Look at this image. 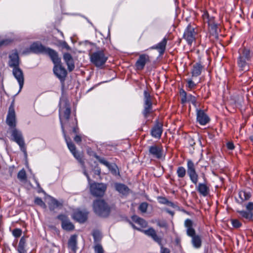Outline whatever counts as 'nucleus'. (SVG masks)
I'll return each instance as SVG.
<instances>
[{"label": "nucleus", "mask_w": 253, "mask_h": 253, "mask_svg": "<svg viewBox=\"0 0 253 253\" xmlns=\"http://www.w3.org/2000/svg\"><path fill=\"white\" fill-rule=\"evenodd\" d=\"M26 238L23 236L20 239L17 250L19 253H27L26 249Z\"/></svg>", "instance_id": "nucleus-29"}, {"label": "nucleus", "mask_w": 253, "mask_h": 253, "mask_svg": "<svg viewBox=\"0 0 253 253\" xmlns=\"http://www.w3.org/2000/svg\"><path fill=\"white\" fill-rule=\"evenodd\" d=\"M22 231L20 228H15L12 231V235L15 238H18L22 235Z\"/></svg>", "instance_id": "nucleus-48"}, {"label": "nucleus", "mask_w": 253, "mask_h": 253, "mask_svg": "<svg viewBox=\"0 0 253 253\" xmlns=\"http://www.w3.org/2000/svg\"><path fill=\"white\" fill-rule=\"evenodd\" d=\"M63 58L65 62H67L68 61H70V60H74L71 54L68 52L64 53L63 54Z\"/></svg>", "instance_id": "nucleus-51"}, {"label": "nucleus", "mask_w": 253, "mask_h": 253, "mask_svg": "<svg viewBox=\"0 0 253 253\" xmlns=\"http://www.w3.org/2000/svg\"><path fill=\"white\" fill-rule=\"evenodd\" d=\"M153 112L151 96L147 90H144L143 109L142 111V114L144 118L147 119Z\"/></svg>", "instance_id": "nucleus-8"}, {"label": "nucleus", "mask_w": 253, "mask_h": 253, "mask_svg": "<svg viewBox=\"0 0 253 253\" xmlns=\"http://www.w3.org/2000/svg\"><path fill=\"white\" fill-rule=\"evenodd\" d=\"M6 123L11 129L15 128L16 125V114L13 104H11L9 107Z\"/></svg>", "instance_id": "nucleus-13"}, {"label": "nucleus", "mask_w": 253, "mask_h": 253, "mask_svg": "<svg viewBox=\"0 0 253 253\" xmlns=\"http://www.w3.org/2000/svg\"><path fill=\"white\" fill-rule=\"evenodd\" d=\"M180 95L181 96V102L182 104H184L187 102V97L188 94L183 89H181L180 91Z\"/></svg>", "instance_id": "nucleus-44"}, {"label": "nucleus", "mask_w": 253, "mask_h": 253, "mask_svg": "<svg viewBox=\"0 0 253 253\" xmlns=\"http://www.w3.org/2000/svg\"><path fill=\"white\" fill-rule=\"evenodd\" d=\"M252 56L253 54L249 48L243 47L239 49L237 64L239 70L242 71L249 70Z\"/></svg>", "instance_id": "nucleus-3"}, {"label": "nucleus", "mask_w": 253, "mask_h": 253, "mask_svg": "<svg viewBox=\"0 0 253 253\" xmlns=\"http://www.w3.org/2000/svg\"><path fill=\"white\" fill-rule=\"evenodd\" d=\"M231 223L232 226L236 228L240 227L242 225V223L237 219H233L231 220Z\"/></svg>", "instance_id": "nucleus-50"}, {"label": "nucleus", "mask_w": 253, "mask_h": 253, "mask_svg": "<svg viewBox=\"0 0 253 253\" xmlns=\"http://www.w3.org/2000/svg\"><path fill=\"white\" fill-rule=\"evenodd\" d=\"M184 226L186 228V234L191 238V244L195 249H200L202 246L201 236L196 234L193 228V222L190 219L187 218L184 221Z\"/></svg>", "instance_id": "nucleus-4"}, {"label": "nucleus", "mask_w": 253, "mask_h": 253, "mask_svg": "<svg viewBox=\"0 0 253 253\" xmlns=\"http://www.w3.org/2000/svg\"><path fill=\"white\" fill-rule=\"evenodd\" d=\"M61 46L64 48H65L67 50H71V48L70 47V46L68 44V43L66 42H63L61 44Z\"/></svg>", "instance_id": "nucleus-57"}, {"label": "nucleus", "mask_w": 253, "mask_h": 253, "mask_svg": "<svg viewBox=\"0 0 253 253\" xmlns=\"http://www.w3.org/2000/svg\"><path fill=\"white\" fill-rule=\"evenodd\" d=\"M95 253H104V251L102 246L100 244H97L94 247Z\"/></svg>", "instance_id": "nucleus-47"}, {"label": "nucleus", "mask_w": 253, "mask_h": 253, "mask_svg": "<svg viewBox=\"0 0 253 253\" xmlns=\"http://www.w3.org/2000/svg\"><path fill=\"white\" fill-rule=\"evenodd\" d=\"M237 212L240 214V215L247 220H250L252 219L253 214L251 212L245 211H238Z\"/></svg>", "instance_id": "nucleus-36"}, {"label": "nucleus", "mask_w": 253, "mask_h": 253, "mask_svg": "<svg viewBox=\"0 0 253 253\" xmlns=\"http://www.w3.org/2000/svg\"><path fill=\"white\" fill-rule=\"evenodd\" d=\"M166 211L167 213H169V214H170L171 216H173L174 214V211H170L169 210V209H166Z\"/></svg>", "instance_id": "nucleus-63"}, {"label": "nucleus", "mask_w": 253, "mask_h": 253, "mask_svg": "<svg viewBox=\"0 0 253 253\" xmlns=\"http://www.w3.org/2000/svg\"><path fill=\"white\" fill-rule=\"evenodd\" d=\"M150 237L161 247L160 253H170V251L169 249L164 247L162 244V238L159 236L157 232H153L150 234Z\"/></svg>", "instance_id": "nucleus-21"}, {"label": "nucleus", "mask_w": 253, "mask_h": 253, "mask_svg": "<svg viewBox=\"0 0 253 253\" xmlns=\"http://www.w3.org/2000/svg\"><path fill=\"white\" fill-rule=\"evenodd\" d=\"M47 48V47L39 42H34L30 46V50L35 53L45 54Z\"/></svg>", "instance_id": "nucleus-24"}, {"label": "nucleus", "mask_w": 253, "mask_h": 253, "mask_svg": "<svg viewBox=\"0 0 253 253\" xmlns=\"http://www.w3.org/2000/svg\"><path fill=\"white\" fill-rule=\"evenodd\" d=\"M163 132V124L158 120L155 122V124L150 131L151 135L156 139H160Z\"/></svg>", "instance_id": "nucleus-15"}, {"label": "nucleus", "mask_w": 253, "mask_h": 253, "mask_svg": "<svg viewBox=\"0 0 253 253\" xmlns=\"http://www.w3.org/2000/svg\"><path fill=\"white\" fill-rule=\"evenodd\" d=\"M55 75L59 79L62 83H64L67 75V72L62 66L61 63L54 65L53 69Z\"/></svg>", "instance_id": "nucleus-14"}, {"label": "nucleus", "mask_w": 253, "mask_h": 253, "mask_svg": "<svg viewBox=\"0 0 253 253\" xmlns=\"http://www.w3.org/2000/svg\"><path fill=\"white\" fill-rule=\"evenodd\" d=\"M187 102H191L195 107L197 108V99L195 96L190 94H188L187 97Z\"/></svg>", "instance_id": "nucleus-41"}, {"label": "nucleus", "mask_w": 253, "mask_h": 253, "mask_svg": "<svg viewBox=\"0 0 253 253\" xmlns=\"http://www.w3.org/2000/svg\"><path fill=\"white\" fill-rule=\"evenodd\" d=\"M115 189L120 194L123 195H127L129 194L130 189L125 184L116 183L115 184Z\"/></svg>", "instance_id": "nucleus-27"}, {"label": "nucleus", "mask_w": 253, "mask_h": 253, "mask_svg": "<svg viewBox=\"0 0 253 253\" xmlns=\"http://www.w3.org/2000/svg\"><path fill=\"white\" fill-rule=\"evenodd\" d=\"M108 168L113 175H120V172L116 165H110V167H109Z\"/></svg>", "instance_id": "nucleus-42"}, {"label": "nucleus", "mask_w": 253, "mask_h": 253, "mask_svg": "<svg viewBox=\"0 0 253 253\" xmlns=\"http://www.w3.org/2000/svg\"><path fill=\"white\" fill-rule=\"evenodd\" d=\"M17 178L21 181H24L26 180V173L24 169L19 171L17 174Z\"/></svg>", "instance_id": "nucleus-39"}, {"label": "nucleus", "mask_w": 253, "mask_h": 253, "mask_svg": "<svg viewBox=\"0 0 253 253\" xmlns=\"http://www.w3.org/2000/svg\"><path fill=\"white\" fill-rule=\"evenodd\" d=\"M133 221L138 224L141 228H145L147 226L148 223L144 219L138 216L137 215H133L131 217Z\"/></svg>", "instance_id": "nucleus-32"}, {"label": "nucleus", "mask_w": 253, "mask_h": 253, "mask_svg": "<svg viewBox=\"0 0 253 253\" xmlns=\"http://www.w3.org/2000/svg\"><path fill=\"white\" fill-rule=\"evenodd\" d=\"M202 17L204 22L208 24L209 27L211 28V30L216 33L217 29V25L215 22L214 17L210 16L207 11H204L203 12Z\"/></svg>", "instance_id": "nucleus-19"}, {"label": "nucleus", "mask_w": 253, "mask_h": 253, "mask_svg": "<svg viewBox=\"0 0 253 253\" xmlns=\"http://www.w3.org/2000/svg\"><path fill=\"white\" fill-rule=\"evenodd\" d=\"M204 69V66L202 65L200 62L194 64L191 70L192 77L196 78L201 75L202 72Z\"/></svg>", "instance_id": "nucleus-26"}, {"label": "nucleus", "mask_w": 253, "mask_h": 253, "mask_svg": "<svg viewBox=\"0 0 253 253\" xmlns=\"http://www.w3.org/2000/svg\"><path fill=\"white\" fill-rule=\"evenodd\" d=\"M151 62L150 57L147 54H141L136 61L135 66L137 70H142L145 65Z\"/></svg>", "instance_id": "nucleus-16"}, {"label": "nucleus", "mask_w": 253, "mask_h": 253, "mask_svg": "<svg viewBox=\"0 0 253 253\" xmlns=\"http://www.w3.org/2000/svg\"><path fill=\"white\" fill-rule=\"evenodd\" d=\"M148 154L157 159H162L165 157L163 147L161 144H154L149 147Z\"/></svg>", "instance_id": "nucleus-12"}, {"label": "nucleus", "mask_w": 253, "mask_h": 253, "mask_svg": "<svg viewBox=\"0 0 253 253\" xmlns=\"http://www.w3.org/2000/svg\"><path fill=\"white\" fill-rule=\"evenodd\" d=\"M148 206V204L146 202H143L140 204L138 209L142 213H145L147 211Z\"/></svg>", "instance_id": "nucleus-46"}, {"label": "nucleus", "mask_w": 253, "mask_h": 253, "mask_svg": "<svg viewBox=\"0 0 253 253\" xmlns=\"http://www.w3.org/2000/svg\"><path fill=\"white\" fill-rule=\"evenodd\" d=\"M8 66L12 68V74L19 84L20 90L24 85V74L19 67L20 60L18 54L15 52L9 55Z\"/></svg>", "instance_id": "nucleus-2"}, {"label": "nucleus", "mask_w": 253, "mask_h": 253, "mask_svg": "<svg viewBox=\"0 0 253 253\" xmlns=\"http://www.w3.org/2000/svg\"><path fill=\"white\" fill-rule=\"evenodd\" d=\"M187 171L191 181L196 185V189L203 197L207 196L210 192V189L208 185V180L204 173H202V177L204 182L198 183L199 175L196 171V167L193 162L188 159L187 161Z\"/></svg>", "instance_id": "nucleus-1"}, {"label": "nucleus", "mask_w": 253, "mask_h": 253, "mask_svg": "<svg viewBox=\"0 0 253 253\" xmlns=\"http://www.w3.org/2000/svg\"><path fill=\"white\" fill-rule=\"evenodd\" d=\"M158 200L159 203L164 205H167L169 200L164 197H158Z\"/></svg>", "instance_id": "nucleus-52"}, {"label": "nucleus", "mask_w": 253, "mask_h": 253, "mask_svg": "<svg viewBox=\"0 0 253 253\" xmlns=\"http://www.w3.org/2000/svg\"><path fill=\"white\" fill-rule=\"evenodd\" d=\"M94 157L101 164L104 165L107 168L110 167V165H111L107 160H106L103 158H101L99 156L97 155H94Z\"/></svg>", "instance_id": "nucleus-43"}, {"label": "nucleus", "mask_w": 253, "mask_h": 253, "mask_svg": "<svg viewBox=\"0 0 253 253\" xmlns=\"http://www.w3.org/2000/svg\"><path fill=\"white\" fill-rule=\"evenodd\" d=\"M60 33H61V34L63 36V33H62V32H61Z\"/></svg>", "instance_id": "nucleus-64"}, {"label": "nucleus", "mask_w": 253, "mask_h": 253, "mask_svg": "<svg viewBox=\"0 0 253 253\" xmlns=\"http://www.w3.org/2000/svg\"><path fill=\"white\" fill-rule=\"evenodd\" d=\"M57 218L61 220V226L64 230L66 231L74 230V225L66 215L63 214H59L57 216Z\"/></svg>", "instance_id": "nucleus-17"}, {"label": "nucleus", "mask_w": 253, "mask_h": 253, "mask_svg": "<svg viewBox=\"0 0 253 253\" xmlns=\"http://www.w3.org/2000/svg\"><path fill=\"white\" fill-rule=\"evenodd\" d=\"M74 157L78 161V162L81 164L82 167L84 168V160L83 159V156L82 154L78 153L77 151H75L72 153Z\"/></svg>", "instance_id": "nucleus-38"}, {"label": "nucleus", "mask_w": 253, "mask_h": 253, "mask_svg": "<svg viewBox=\"0 0 253 253\" xmlns=\"http://www.w3.org/2000/svg\"><path fill=\"white\" fill-rule=\"evenodd\" d=\"M168 38L165 37L161 42L158 44L154 45L149 48L150 49H156L158 51L160 55H163L166 48L167 44Z\"/></svg>", "instance_id": "nucleus-25"}, {"label": "nucleus", "mask_w": 253, "mask_h": 253, "mask_svg": "<svg viewBox=\"0 0 253 253\" xmlns=\"http://www.w3.org/2000/svg\"><path fill=\"white\" fill-rule=\"evenodd\" d=\"M132 228L134 229H136L138 231H139L142 233H143L145 235H147L148 237H150V234L153 233V232H156V230L152 227H150L147 230L142 229L141 228H139L136 227L133 223L132 222L130 223Z\"/></svg>", "instance_id": "nucleus-33"}, {"label": "nucleus", "mask_w": 253, "mask_h": 253, "mask_svg": "<svg viewBox=\"0 0 253 253\" xmlns=\"http://www.w3.org/2000/svg\"><path fill=\"white\" fill-rule=\"evenodd\" d=\"M11 140L15 142L19 146L21 151L27 155L26 147L22 132L16 128H12L11 131Z\"/></svg>", "instance_id": "nucleus-10"}, {"label": "nucleus", "mask_w": 253, "mask_h": 253, "mask_svg": "<svg viewBox=\"0 0 253 253\" xmlns=\"http://www.w3.org/2000/svg\"><path fill=\"white\" fill-rule=\"evenodd\" d=\"M196 111L197 121L201 125H206L210 122V118L204 110L197 109Z\"/></svg>", "instance_id": "nucleus-20"}, {"label": "nucleus", "mask_w": 253, "mask_h": 253, "mask_svg": "<svg viewBox=\"0 0 253 253\" xmlns=\"http://www.w3.org/2000/svg\"><path fill=\"white\" fill-rule=\"evenodd\" d=\"M74 141L78 144L80 143L82 141V138L79 135H76L74 138Z\"/></svg>", "instance_id": "nucleus-59"}, {"label": "nucleus", "mask_w": 253, "mask_h": 253, "mask_svg": "<svg viewBox=\"0 0 253 253\" xmlns=\"http://www.w3.org/2000/svg\"><path fill=\"white\" fill-rule=\"evenodd\" d=\"M88 214L86 210H77L74 211L72 217L80 223H84L87 220Z\"/></svg>", "instance_id": "nucleus-18"}, {"label": "nucleus", "mask_w": 253, "mask_h": 253, "mask_svg": "<svg viewBox=\"0 0 253 253\" xmlns=\"http://www.w3.org/2000/svg\"><path fill=\"white\" fill-rule=\"evenodd\" d=\"M45 54H47L49 56L54 65L61 63V58L59 57L57 52L55 50L47 47Z\"/></svg>", "instance_id": "nucleus-22"}, {"label": "nucleus", "mask_w": 253, "mask_h": 253, "mask_svg": "<svg viewBox=\"0 0 253 253\" xmlns=\"http://www.w3.org/2000/svg\"><path fill=\"white\" fill-rule=\"evenodd\" d=\"M11 40L9 39H3L0 41V47L3 45H6L10 43Z\"/></svg>", "instance_id": "nucleus-54"}, {"label": "nucleus", "mask_w": 253, "mask_h": 253, "mask_svg": "<svg viewBox=\"0 0 253 253\" xmlns=\"http://www.w3.org/2000/svg\"><path fill=\"white\" fill-rule=\"evenodd\" d=\"M157 225L160 227H166L167 228L168 227V224L166 221H158L157 222Z\"/></svg>", "instance_id": "nucleus-55"}, {"label": "nucleus", "mask_w": 253, "mask_h": 253, "mask_svg": "<svg viewBox=\"0 0 253 253\" xmlns=\"http://www.w3.org/2000/svg\"><path fill=\"white\" fill-rule=\"evenodd\" d=\"M246 209L250 211H253V202H249L246 205Z\"/></svg>", "instance_id": "nucleus-58"}, {"label": "nucleus", "mask_w": 253, "mask_h": 253, "mask_svg": "<svg viewBox=\"0 0 253 253\" xmlns=\"http://www.w3.org/2000/svg\"><path fill=\"white\" fill-rule=\"evenodd\" d=\"M188 144L190 146L193 147L195 145V142L192 138L189 137L188 138Z\"/></svg>", "instance_id": "nucleus-60"}, {"label": "nucleus", "mask_w": 253, "mask_h": 253, "mask_svg": "<svg viewBox=\"0 0 253 253\" xmlns=\"http://www.w3.org/2000/svg\"><path fill=\"white\" fill-rule=\"evenodd\" d=\"M239 197L240 199V203H242L244 201L249 200L251 197V194L250 192L245 191H241L239 192Z\"/></svg>", "instance_id": "nucleus-34"}, {"label": "nucleus", "mask_w": 253, "mask_h": 253, "mask_svg": "<svg viewBox=\"0 0 253 253\" xmlns=\"http://www.w3.org/2000/svg\"><path fill=\"white\" fill-rule=\"evenodd\" d=\"M108 58V55L104 50L100 49L90 54V60L95 67L103 68Z\"/></svg>", "instance_id": "nucleus-5"}, {"label": "nucleus", "mask_w": 253, "mask_h": 253, "mask_svg": "<svg viewBox=\"0 0 253 253\" xmlns=\"http://www.w3.org/2000/svg\"><path fill=\"white\" fill-rule=\"evenodd\" d=\"M197 36L198 32L196 28L189 24L184 31L183 39L189 45L191 46L193 42L196 41Z\"/></svg>", "instance_id": "nucleus-9"}, {"label": "nucleus", "mask_w": 253, "mask_h": 253, "mask_svg": "<svg viewBox=\"0 0 253 253\" xmlns=\"http://www.w3.org/2000/svg\"><path fill=\"white\" fill-rule=\"evenodd\" d=\"M84 174L85 175V176L86 177L87 180H88V182L89 183V184L90 183V182H91V179L89 176V175L88 174V173H87V172L85 170H84Z\"/></svg>", "instance_id": "nucleus-62"}, {"label": "nucleus", "mask_w": 253, "mask_h": 253, "mask_svg": "<svg viewBox=\"0 0 253 253\" xmlns=\"http://www.w3.org/2000/svg\"><path fill=\"white\" fill-rule=\"evenodd\" d=\"M77 245V236L76 235H72L69 239L68 245V247L73 251H76Z\"/></svg>", "instance_id": "nucleus-31"}, {"label": "nucleus", "mask_w": 253, "mask_h": 253, "mask_svg": "<svg viewBox=\"0 0 253 253\" xmlns=\"http://www.w3.org/2000/svg\"><path fill=\"white\" fill-rule=\"evenodd\" d=\"M34 202L36 205H39V206H41V207L46 208L45 204L43 202V201L42 200V198H39V197L36 198L35 199Z\"/></svg>", "instance_id": "nucleus-45"}, {"label": "nucleus", "mask_w": 253, "mask_h": 253, "mask_svg": "<svg viewBox=\"0 0 253 253\" xmlns=\"http://www.w3.org/2000/svg\"><path fill=\"white\" fill-rule=\"evenodd\" d=\"M65 63L68 67V69L70 72H71L74 70L75 64H74V60H70V61H68Z\"/></svg>", "instance_id": "nucleus-49"}, {"label": "nucleus", "mask_w": 253, "mask_h": 253, "mask_svg": "<svg viewBox=\"0 0 253 253\" xmlns=\"http://www.w3.org/2000/svg\"><path fill=\"white\" fill-rule=\"evenodd\" d=\"M186 82L187 83L186 87L188 88L189 90H192L197 86V84H195L192 79H186Z\"/></svg>", "instance_id": "nucleus-40"}, {"label": "nucleus", "mask_w": 253, "mask_h": 253, "mask_svg": "<svg viewBox=\"0 0 253 253\" xmlns=\"http://www.w3.org/2000/svg\"><path fill=\"white\" fill-rule=\"evenodd\" d=\"M167 205H168L173 208H176L178 207L176 204L169 201H168Z\"/></svg>", "instance_id": "nucleus-61"}, {"label": "nucleus", "mask_w": 253, "mask_h": 253, "mask_svg": "<svg viewBox=\"0 0 253 253\" xmlns=\"http://www.w3.org/2000/svg\"><path fill=\"white\" fill-rule=\"evenodd\" d=\"M227 148L230 150H232L234 149L235 146L232 142L229 141L226 144Z\"/></svg>", "instance_id": "nucleus-56"}, {"label": "nucleus", "mask_w": 253, "mask_h": 253, "mask_svg": "<svg viewBox=\"0 0 253 253\" xmlns=\"http://www.w3.org/2000/svg\"><path fill=\"white\" fill-rule=\"evenodd\" d=\"M92 236L95 241L99 240L101 238L100 234L99 232L97 231H94L92 234Z\"/></svg>", "instance_id": "nucleus-53"}, {"label": "nucleus", "mask_w": 253, "mask_h": 253, "mask_svg": "<svg viewBox=\"0 0 253 253\" xmlns=\"http://www.w3.org/2000/svg\"><path fill=\"white\" fill-rule=\"evenodd\" d=\"M176 174L178 178H183L186 175V170L183 167H178L176 170Z\"/></svg>", "instance_id": "nucleus-37"}, {"label": "nucleus", "mask_w": 253, "mask_h": 253, "mask_svg": "<svg viewBox=\"0 0 253 253\" xmlns=\"http://www.w3.org/2000/svg\"><path fill=\"white\" fill-rule=\"evenodd\" d=\"M65 141L66 142L67 146L72 153L75 151H76V147L75 144L72 142L70 138L68 137L66 135V132L65 131V134H63Z\"/></svg>", "instance_id": "nucleus-35"}, {"label": "nucleus", "mask_w": 253, "mask_h": 253, "mask_svg": "<svg viewBox=\"0 0 253 253\" xmlns=\"http://www.w3.org/2000/svg\"><path fill=\"white\" fill-rule=\"evenodd\" d=\"M71 110L70 105L66 103L64 106H60L59 110V117L63 134H65L64 125H67L70 118Z\"/></svg>", "instance_id": "nucleus-7"}, {"label": "nucleus", "mask_w": 253, "mask_h": 253, "mask_svg": "<svg viewBox=\"0 0 253 253\" xmlns=\"http://www.w3.org/2000/svg\"><path fill=\"white\" fill-rule=\"evenodd\" d=\"M77 125L78 122L76 118L74 120L69 119L68 123L67 125H64V127H66L67 128H72L73 132L75 133H77L79 131V128Z\"/></svg>", "instance_id": "nucleus-30"}, {"label": "nucleus", "mask_w": 253, "mask_h": 253, "mask_svg": "<svg viewBox=\"0 0 253 253\" xmlns=\"http://www.w3.org/2000/svg\"><path fill=\"white\" fill-rule=\"evenodd\" d=\"M92 206L94 212L100 216L107 217L110 213V207L104 200H95Z\"/></svg>", "instance_id": "nucleus-6"}, {"label": "nucleus", "mask_w": 253, "mask_h": 253, "mask_svg": "<svg viewBox=\"0 0 253 253\" xmlns=\"http://www.w3.org/2000/svg\"><path fill=\"white\" fill-rule=\"evenodd\" d=\"M48 205L50 211H54L56 209L62 207L63 206V203L57 201L54 198L50 197L48 203Z\"/></svg>", "instance_id": "nucleus-28"}, {"label": "nucleus", "mask_w": 253, "mask_h": 253, "mask_svg": "<svg viewBox=\"0 0 253 253\" xmlns=\"http://www.w3.org/2000/svg\"><path fill=\"white\" fill-rule=\"evenodd\" d=\"M91 194L94 197H103L107 189V185L103 183L93 182L89 184Z\"/></svg>", "instance_id": "nucleus-11"}, {"label": "nucleus", "mask_w": 253, "mask_h": 253, "mask_svg": "<svg viewBox=\"0 0 253 253\" xmlns=\"http://www.w3.org/2000/svg\"><path fill=\"white\" fill-rule=\"evenodd\" d=\"M45 54H47L49 56L54 65L61 63V58L59 57L57 52L55 50L47 47Z\"/></svg>", "instance_id": "nucleus-23"}]
</instances>
